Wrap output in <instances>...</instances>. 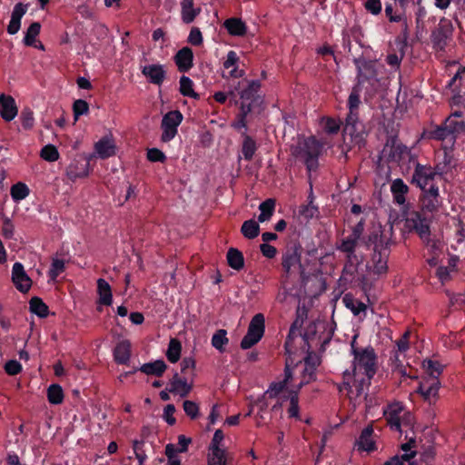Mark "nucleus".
<instances>
[{
  "mask_svg": "<svg viewBox=\"0 0 465 465\" xmlns=\"http://www.w3.org/2000/svg\"><path fill=\"white\" fill-rule=\"evenodd\" d=\"M261 83L259 80H242L234 86V91L237 90L240 95V112L237 119L234 121V129L241 130L247 127V116L255 108L261 106L263 103V98L259 94Z\"/></svg>",
  "mask_w": 465,
  "mask_h": 465,
  "instance_id": "f257e3e1",
  "label": "nucleus"
},
{
  "mask_svg": "<svg viewBox=\"0 0 465 465\" xmlns=\"http://www.w3.org/2000/svg\"><path fill=\"white\" fill-rule=\"evenodd\" d=\"M430 219L425 217L421 212L411 210L404 214V229L409 232H416L429 248L430 253L437 255L440 242L430 238Z\"/></svg>",
  "mask_w": 465,
  "mask_h": 465,
  "instance_id": "f03ea898",
  "label": "nucleus"
},
{
  "mask_svg": "<svg viewBox=\"0 0 465 465\" xmlns=\"http://www.w3.org/2000/svg\"><path fill=\"white\" fill-rule=\"evenodd\" d=\"M356 336L351 342V353L353 360V376H359L361 373L368 379H372L376 373V354L373 348L367 347L365 349H358L355 346Z\"/></svg>",
  "mask_w": 465,
  "mask_h": 465,
  "instance_id": "7ed1b4c3",
  "label": "nucleus"
},
{
  "mask_svg": "<svg viewBox=\"0 0 465 465\" xmlns=\"http://www.w3.org/2000/svg\"><path fill=\"white\" fill-rule=\"evenodd\" d=\"M303 248L299 241H290L282 252V267L288 277L295 272L300 275H306L305 268L302 263Z\"/></svg>",
  "mask_w": 465,
  "mask_h": 465,
  "instance_id": "20e7f679",
  "label": "nucleus"
},
{
  "mask_svg": "<svg viewBox=\"0 0 465 465\" xmlns=\"http://www.w3.org/2000/svg\"><path fill=\"white\" fill-rule=\"evenodd\" d=\"M322 151V144L313 136L304 139L297 150V156L302 158L309 172L318 167V158Z\"/></svg>",
  "mask_w": 465,
  "mask_h": 465,
  "instance_id": "39448f33",
  "label": "nucleus"
},
{
  "mask_svg": "<svg viewBox=\"0 0 465 465\" xmlns=\"http://www.w3.org/2000/svg\"><path fill=\"white\" fill-rule=\"evenodd\" d=\"M343 132L344 135L350 136L354 147L360 150L365 146L368 133L364 124L359 120V115H347Z\"/></svg>",
  "mask_w": 465,
  "mask_h": 465,
  "instance_id": "423d86ee",
  "label": "nucleus"
},
{
  "mask_svg": "<svg viewBox=\"0 0 465 465\" xmlns=\"http://www.w3.org/2000/svg\"><path fill=\"white\" fill-rule=\"evenodd\" d=\"M420 203L421 212L425 217L427 213H434L439 212L442 205V198L440 195L439 186L435 183H431L429 188L421 190L420 195Z\"/></svg>",
  "mask_w": 465,
  "mask_h": 465,
  "instance_id": "0eeeda50",
  "label": "nucleus"
},
{
  "mask_svg": "<svg viewBox=\"0 0 465 465\" xmlns=\"http://www.w3.org/2000/svg\"><path fill=\"white\" fill-rule=\"evenodd\" d=\"M264 322L265 319L262 313H257L252 317L247 333L241 341L242 349H250L260 341L264 333Z\"/></svg>",
  "mask_w": 465,
  "mask_h": 465,
  "instance_id": "6e6552de",
  "label": "nucleus"
},
{
  "mask_svg": "<svg viewBox=\"0 0 465 465\" xmlns=\"http://www.w3.org/2000/svg\"><path fill=\"white\" fill-rule=\"evenodd\" d=\"M382 153L388 163H395L399 165L405 164V156L408 154V147L400 143L395 137L387 140Z\"/></svg>",
  "mask_w": 465,
  "mask_h": 465,
  "instance_id": "1a4fd4ad",
  "label": "nucleus"
},
{
  "mask_svg": "<svg viewBox=\"0 0 465 465\" xmlns=\"http://www.w3.org/2000/svg\"><path fill=\"white\" fill-rule=\"evenodd\" d=\"M183 114L180 111L168 112L162 120L161 128L163 134L161 140L164 143L171 141L177 134V127L183 121Z\"/></svg>",
  "mask_w": 465,
  "mask_h": 465,
  "instance_id": "9d476101",
  "label": "nucleus"
},
{
  "mask_svg": "<svg viewBox=\"0 0 465 465\" xmlns=\"http://www.w3.org/2000/svg\"><path fill=\"white\" fill-rule=\"evenodd\" d=\"M440 386L439 379L435 376L425 375L420 381L416 392L420 394L430 404H433L438 399Z\"/></svg>",
  "mask_w": 465,
  "mask_h": 465,
  "instance_id": "9b49d317",
  "label": "nucleus"
},
{
  "mask_svg": "<svg viewBox=\"0 0 465 465\" xmlns=\"http://www.w3.org/2000/svg\"><path fill=\"white\" fill-rule=\"evenodd\" d=\"M453 27L451 23L442 18L437 28L431 33V43L434 49L443 51L447 46L448 39L452 35Z\"/></svg>",
  "mask_w": 465,
  "mask_h": 465,
  "instance_id": "f8f14e48",
  "label": "nucleus"
},
{
  "mask_svg": "<svg viewBox=\"0 0 465 465\" xmlns=\"http://www.w3.org/2000/svg\"><path fill=\"white\" fill-rule=\"evenodd\" d=\"M354 64L357 68V83L355 84L362 87L363 84L368 82L372 84L373 82H378V71L376 64L373 61L355 60Z\"/></svg>",
  "mask_w": 465,
  "mask_h": 465,
  "instance_id": "ddd939ff",
  "label": "nucleus"
},
{
  "mask_svg": "<svg viewBox=\"0 0 465 465\" xmlns=\"http://www.w3.org/2000/svg\"><path fill=\"white\" fill-rule=\"evenodd\" d=\"M436 175L434 169L430 164L416 163L411 183L420 190L427 189V186L434 181Z\"/></svg>",
  "mask_w": 465,
  "mask_h": 465,
  "instance_id": "4468645a",
  "label": "nucleus"
},
{
  "mask_svg": "<svg viewBox=\"0 0 465 465\" xmlns=\"http://www.w3.org/2000/svg\"><path fill=\"white\" fill-rule=\"evenodd\" d=\"M390 252L391 249H389L388 243H384L381 241L380 244L376 245L371 258L373 262V272L375 274L381 275L387 272V262Z\"/></svg>",
  "mask_w": 465,
  "mask_h": 465,
  "instance_id": "2eb2a0df",
  "label": "nucleus"
},
{
  "mask_svg": "<svg viewBox=\"0 0 465 465\" xmlns=\"http://www.w3.org/2000/svg\"><path fill=\"white\" fill-rule=\"evenodd\" d=\"M170 388L168 391L179 395L181 398H185L189 395L193 389V379L189 376H181L175 372L169 382Z\"/></svg>",
  "mask_w": 465,
  "mask_h": 465,
  "instance_id": "dca6fc26",
  "label": "nucleus"
},
{
  "mask_svg": "<svg viewBox=\"0 0 465 465\" xmlns=\"http://www.w3.org/2000/svg\"><path fill=\"white\" fill-rule=\"evenodd\" d=\"M241 133V144L238 161L240 162L242 158L250 162L253 159V156L258 149V144L256 140L247 134V130L244 128L238 130Z\"/></svg>",
  "mask_w": 465,
  "mask_h": 465,
  "instance_id": "f3484780",
  "label": "nucleus"
},
{
  "mask_svg": "<svg viewBox=\"0 0 465 465\" xmlns=\"http://www.w3.org/2000/svg\"><path fill=\"white\" fill-rule=\"evenodd\" d=\"M12 282L15 288L23 293H26L31 289L32 280L26 274L23 264L20 262H15L13 265Z\"/></svg>",
  "mask_w": 465,
  "mask_h": 465,
  "instance_id": "a211bd4d",
  "label": "nucleus"
},
{
  "mask_svg": "<svg viewBox=\"0 0 465 465\" xmlns=\"http://www.w3.org/2000/svg\"><path fill=\"white\" fill-rule=\"evenodd\" d=\"M89 161L84 156H79L72 161L66 169L67 177L74 181L77 178L85 177L89 173Z\"/></svg>",
  "mask_w": 465,
  "mask_h": 465,
  "instance_id": "6ab92c4d",
  "label": "nucleus"
},
{
  "mask_svg": "<svg viewBox=\"0 0 465 465\" xmlns=\"http://www.w3.org/2000/svg\"><path fill=\"white\" fill-rule=\"evenodd\" d=\"M355 448L358 451L372 452L376 450L374 430L371 425L365 427L356 440Z\"/></svg>",
  "mask_w": 465,
  "mask_h": 465,
  "instance_id": "aec40b11",
  "label": "nucleus"
},
{
  "mask_svg": "<svg viewBox=\"0 0 465 465\" xmlns=\"http://www.w3.org/2000/svg\"><path fill=\"white\" fill-rule=\"evenodd\" d=\"M173 60L178 71L186 73L193 65V53L190 47H183L175 54Z\"/></svg>",
  "mask_w": 465,
  "mask_h": 465,
  "instance_id": "412c9836",
  "label": "nucleus"
},
{
  "mask_svg": "<svg viewBox=\"0 0 465 465\" xmlns=\"http://www.w3.org/2000/svg\"><path fill=\"white\" fill-rule=\"evenodd\" d=\"M18 113L15 99L11 95L2 94L0 95V115L6 121H12Z\"/></svg>",
  "mask_w": 465,
  "mask_h": 465,
  "instance_id": "4be33fe9",
  "label": "nucleus"
},
{
  "mask_svg": "<svg viewBox=\"0 0 465 465\" xmlns=\"http://www.w3.org/2000/svg\"><path fill=\"white\" fill-rule=\"evenodd\" d=\"M142 74L149 83L156 85H161L166 77V72L162 64L145 65L142 68Z\"/></svg>",
  "mask_w": 465,
  "mask_h": 465,
  "instance_id": "5701e85b",
  "label": "nucleus"
},
{
  "mask_svg": "<svg viewBox=\"0 0 465 465\" xmlns=\"http://www.w3.org/2000/svg\"><path fill=\"white\" fill-rule=\"evenodd\" d=\"M94 149L100 158L105 159L115 154V143L112 135L101 138L95 144Z\"/></svg>",
  "mask_w": 465,
  "mask_h": 465,
  "instance_id": "b1692460",
  "label": "nucleus"
},
{
  "mask_svg": "<svg viewBox=\"0 0 465 465\" xmlns=\"http://www.w3.org/2000/svg\"><path fill=\"white\" fill-rule=\"evenodd\" d=\"M455 168V164L453 163V157L448 153H443L442 161L437 163L432 169H434V173L436 177L447 181V175L452 172Z\"/></svg>",
  "mask_w": 465,
  "mask_h": 465,
  "instance_id": "393cba45",
  "label": "nucleus"
},
{
  "mask_svg": "<svg viewBox=\"0 0 465 465\" xmlns=\"http://www.w3.org/2000/svg\"><path fill=\"white\" fill-rule=\"evenodd\" d=\"M27 5L23 3H17L12 12L11 20L7 25V32L10 35L16 34L21 26V18L25 14Z\"/></svg>",
  "mask_w": 465,
  "mask_h": 465,
  "instance_id": "a878e982",
  "label": "nucleus"
},
{
  "mask_svg": "<svg viewBox=\"0 0 465 465\" xmlns=\"http://www.w3.org/2000/svg\"><path fill=\"white\" fill-rule=\"evenodd\" d=\"M391 192L394 202L399 205H402L406 202V194L409 193V186L402 179L397 178L393 180L391 184Z\"/></svg>",
  "mask_w": 465,
  "mask_h": 465,
  "instance_id": "bb28decb",
  "label": "nucleus"
},
{
  "mask_svg": "<svg viewBox=\"0 0 465 465\" xmlns=\"http://www.w3.org/2000/svg\"><path fill=\"white\" fill-rule=\"evenodd\" d=\"M131 357V342L124 340L118 342L114 350V358L118 364H127Z\"/></svg>",
  "mask_w": 465,
  "mask_h": 465,
  "instance_id": "cd10ccee",
  "label": "nucleus"
},
{
  "mask_svg": "<svg viewBox=\"0 0 465 465\" xmlns=\"http://www.w3.org/2000/svg\"><path fill=\"white\" fill-rule=\"evenodd\" d=\"M427 137L437 141H448L450 144H453L455 142V137L451 135V131L448 129L445 122L441 125L428 131Z\"/></svg>",
  "mask_w": 465,
  "mask_h": 465,
  "instance_id": "c85d7f7f",
  "label": "nucleus"
},
{
  "mask_svg": "<svg viewBox=\"0 0 465 465\" xmlns=\"http://www.w3.org/2000/svg\"><path fill=\"white\" fill-rule=\"evenodd\" d=\"M342 301L346 308L351 310L353 315L360 316L363 313V316H366L367 305L363 302L354 298L352 294L346 293Z\"/></svg>",
  "mask_w": 465,
  "mask_h": 465,
  "instance_id": "c756f323",
  "label": "nucleus"
},
{
  "mask_svg": "<svg viewBox=\"0 0 465 465\" xmlns=\"http://www.w3.org/2000/svg\"><path fill=\"white\" fill-rule=\"evenodd\" d=\"M200 12V8H194L193 0H183L181 2V15L184 24L193 23Z\"/></svg>",
  "mask_w": 465,
  "mask_h": 465,
  "instance_id": "7c9ffc66",
  "label": "nucleus"
},
{
  "mask_svg": "<svg viewBox=\"0 0 465 465\" xmlns=\"http://www.w3.org/2000/svg\"><path fill=\"white\" fill-rule=\"evenodd\" d=\"M167 369L166 363L163 360H157L153 362L143 364L139 371L146 375L162 377Z\"/></svg>",
  "mask_w": 465,
  "mask_h": 465,
  "instance_id": "2f4dec72",
  "label": "nucleus"
},
{
  "mask_svg": "<svg viewBox=\"0 0 465 465\" xmlns=\"http://www.w3.org/2000/svg\"><path fill=\"white\" fill-rule=\"evenodd\" d=\"M97 292L99 294V303L109 306L112 304L113 296L110 284L104 279H98Z\"/></svg>",
  "mask_w": 465,
  "mask_h": 465,
  "instance_id": "473e14b6",
  "label": "nucleus"
},
{
  "mask_svg": "<svg viewBox=\"0 0 465 465\" xmlns=\"http://www.w3.org/2000/svg\"><path fill=\"white\" fill-rule=\"evenodd\" d=\"M309 203L307 204H302L299 207V216L302 217L305 222L318 217L320 211L317 205L313 203V195L311 193L308 197Z\"/></svg>",
  "mask_w": 465,
  "mask_h": 465,
  "instance_id": "72a5a7b5",
  "label": "nucleus"
},
{
  "mask_svg": "<svg viewBox=\"0 0 465 465\" xmlns=\"http://www.w3.org/2000/svg\"><path fill=\"white\" fill-rule=\"evenodd\" d=\"M276 201L272 198L266 199L259 205L260 214L258 222L264 223L269 221L274 213Z\"/></svg>",
  "mask_w": 465,
  "mask_h": 465,
  "instance_id": "f704fd0d",
  "label": "nucleus"
},
{
  "mask_svg": "<svg viewBox=\"0 0 465 465\" xmlns=\"http://www.w3.org/2000/svg\"><path fill=\"white\" fill-rule=\"evenodd\" d=\"M361 91H362V87H361L360 85L354 84V86L352 87L351 92L348 98V103H347V105L349 108V113L347 115H353V114L359 115L358 109H359V106L361 104L360 96H361Z\"/></svg>",
  "mask_w": 465,
  "mask_h": 465,
  "instance_id": "c9c22d12",
  "label": "nucleus"
},
{
  "mask_svg": "<svg viewBox=\"0 0 465 465\" xmlns=\"http://www.w3.org/2000/svg\"><path fill=\"white\" fill-rule=\"evenodd\" d=\"M193 83L188 76L183 75L180 78L179 91L181 94L198 100L200 99V94L193 90Z\"/></svg>",
  "mask_w": 465,
  "mask_h": 465,
  "instance_id": "e433bc0d",
  "label": "nucleus"
},
{
  "mask_svg": "<svg viewBox=\"0 0 465 465\" xmlns=\"http://www.w3.org/2000/svg\"><path fill=\"white\" fill-rule=\"evenodd\" d=\"M252 219L247 220L243 223L241 228L242 235L247 239H254L260 233V225Z\"/></svg>",
  "mask_w": 465,
  "mask_h": 465,
  "instance_id": "4c0bfd02",
  "label": "nucleus"
},
{
  "mask_svg": "<svg viewBox=\"0 0 465 465\" xmlns=\"http://www.w3.org/2000/svg\"><path fill=\"white\" fill-rule=\"evenodd\" d=\"M29 307L31 312L36 314L41 318H45L48 315V306L39 297H33L29 302Z\"/></svg>",
  "mask_w": 465,
  "mask_h": 465,
  "instance_id": "58836bf2",
  "label": "nucleus"
},
{
  "mask_svg": "<svg viewBox=\"0 0 465 465\" xmlns=\"http://www.w3.org/2000/svg\"><path fill=\"white\" fill-rule=\"evenodd\" d=\"M224 450L217 447H209L208 465H225Z\"/></svg>",
  "mask_w": 465,
  "mask_h": 465,
  "instance_id": "ea45409f",
  "label": "nucleus"
},
{
  "mask_svg": "<svg viewBox=\"0 0 465 465\" xmlns=\"http://www.w3.org/2000/svg\"><path fill=\"white\" fill-rule=\"evenodd\" d=\"M182 344L177 339H171L166 351V357L172 363H175L181 357Z\"/></svg>",
  "mask_w": 465,
  "mask_h": 465,
  "instance_id": "a19ab883",
  "label": "nucleus"
},
{
  "mask_svg": "<svg viewBox=\"0 0 465 465\" xmlns=\"http://www.w3.org/2000/svg\"><path fill=\"white\" fill-rule=\"evenodd\" d=\"M401 409L400 407H397L392 408L388 413H385L387 423L392 430L401 431Z\"/></svg>",
  "mask_w": 465,
  "mask_h": 465,
  "instance_id": "79ce46f5",
  "label": "nucleus"
},
{
  "mask_svg": "<svg viewBox=\"0 0 465 465\" xmlns=\"http://www.w3.org/2000/svg\"><path fill=\"white\" fill-rule=\"evenodd\" d=\"M358 241L353 239L351 236L344 238L341 240L340 245L337 249L346 254V258H351L354 256L355 249L357 246Z\"/></svg>",
  "mask_w": 465,
  "mask_h": 465,
  "instance_id": "37998d69",
  "label": "nucleus"
},
{
  "mask_svg": "<svg viewBox=\"0 0 465 465\" xmlns=\"http://www.w3.org/2000/svg\"><path fill=\"white\" fill-rule=\"evenodd\" d=\"M47 399L52 404H60L64 401V391L59 384H52L47 389Z\"/></svg>",
  "mask_w": 465,
  "mask_h": 465,
  "instance_id": "c03bdc74",
  "label": "nucleus"
},
{
  "mask_svg": "<svg viewBox=\"0 0 465 465\" xmlns=\"http://www.w3.org/2000/svg\"><path fill=\"white\" fill-rule=\"evenodd\" d=\"M353 378L354 381L352 386L355 390V398H359L363 394H367L365 391L368 390L371 379H368V377L364 376L360 377V375L356 377L353 376Z\"/></svg>",
  "mask_w": 465,
  "mask_h": 465,
  "instance_id": "a18cd8bd",
  "label": "nucleus"
},
{
  "mask_svg": "<svg viewBox=\"0 0 465 465\" xmlns=\"http://www.w3.org/2000/svg\"><path fill=\"white\" fill-rule=\"evenodd\" d=\"M41 30V25L38 22H34L28 27L25 36L24 38V43L27 46H33L35 43V38L39 35Z\"/></svg>",
  "mask_w": 465,
  "mask_h": 465,
  "instance_id": "49530a36",
  "label": "nucleus"
},
{
  "mask_svg": "<svg viewBox=\"0 0 465 465\" xmlns=\"http://www.w3.org/2000/svg\"><path fill=\"white\" fill-rule=\"evenodd\" d=\"M316 369L314 367L304 365L303 371L302 372V380L296 390L300 391L304 385L316 381Z\"/></svg>",
  "mask_w": 465,
  "mask_h": 465,
  "instance_id": "de8ad7c7",
  "label": "nucleus"
},
{
  "mask_svg": "<svg viewBox=\"0 0 465 465\" xmlns=\"http://www.w3.org/2000/svg\"><path fill=\"white\" fill-rule=\"evenodd\" d=\"M299 390H292L290 391V406L288 408V414L290 418L299 419Z\"/></svg>",
  "mask_w": 465,
  "mask_h": 465,
  "instance_id": "09e8293b",
  "label": "nucleus"
},
{
  "mask_svg": "<svg viewBox=\"0 0 465 465\" xmlns=\"http://www.w3.org/2000/svg\"><path fill=\"white\" fill-rule=\"evenodd\" d=\"M29 194L28 187L23 183H17L11 187V196L15 201L25 199Z\"/></svg>",
  "mask_w": 465,
  "mask_h": 465,
  "instance_id": "8fccbe9b",
  "label": "nucleus"
},
{
  "mask_svg": "<svg viewBox=\"0 0 465 465\" xmlns=\"http://www.w3.org/2000/svg\"><path fill=\"white\" fill-rule=\"evenodd\" d=\"M20 121L25 130L32 129L35 124L33 111L28 107L24 108L20 114Z\"/></svg>",
  "mask_w": 465,
  "mask_h": 465,
  "instance_id": "3c124183",
  "label": "nucleus"
},
{
  "mask_svg": "<svg viewBox=\"0 0 465 465\" xmlns=\"http://www.w3.org/2000/svg\"><path fill=\"white\" fill-rule=\"evenodd\" d=\"M40 156L47 162H54L59 158V153L53 144L44 146L40 152Z\"/></svg>",
  "mask_w": 465,
  "mask_h": 465,
  "instance_id": "603ef678",
  "label": "nucleus"
},
{
  "mask_svg": "<svg viewBox=\"0 0 465 465\" xmlns=\"http://www.w3.org/2000/svg\"><path fill=\"white\" fill-rule=\"evenodd\" d=\"M73 112H74V121H77L81 115L88 114V112H89L88 103L83 99L75 100L73 104Z\"/></svg>",
  "mask_w": 465,
  "mask_h": 465,
  "instance_id": "864d4df0",
  "label": "nucleus"
},
{
  "mask_svg": "<svg viewBox=\"0 0 465 465\" xmlns=\"http://www.w3.org/2000/svg\"><path fill=\"white\" fill-rule=\"evenodd\" d=\"M281 410V405L278 403H275L272 408L271 411H265L264 412L257 413L256 414V422L258 426H262L267 424L272 420V412H277Z\"/></svg>",
  "mask_w": 465,
  "mask_h": 465,
  "instance_id": "5fc2aeb1",
  "label": "nucleus"
},
{
  "mask_svg": "<svg viewBox=\"0 0 465 465\" xmlns=\"http://www.w3.org/2000/svg\"><path fill=\"white\" fill-rule=\"evenodd\" d=\"M381 241L384 243H388L389 249H391V245L392 244V242L390 239H388L386 236L382 235L381 233H379L378 232H373L369 235L368 241L366 242V245L368 247H371V245H373V250H374L376 245L380 244Z\"/></svg>",
  "mask_w": 465,
  "mask_h": 465,
  "instance_id": "6e6d98bb",
  "label": "nucleus"
},
{
  "mask_svg": "<svg viewBox=\"0 0 465 465\" xmlns=\"http://www.w3.org/2000/svg\"><path fill=\"white\" fill-rule=\"evenodd\" d=\"M229 341L228 338L226 337V331L225 330H219L217 331L212 339V344L214 348L219 350L220 351H223V345L227 344Z\"/></svg>",
  "mask_w": 465,
  "mask_h": 465,
  "instance_id": "4d7b16f0",
  "label": "nucleus"
},
{
  "mask_svg": "<svg viewBox=\"0 0 465 465\" xmlns=\"http://www.w3.org/2000/svg\"><path fill=\"white\" fill-rule=\"evenodd\" d=\"M423 365L426 369L427 376H435L437 379H439V376L442 371V366L440 364V362L429 360L424 361Z\"/></svg>",
  "mask_w": 465,
  "mask_h": 465,
  "instance_id": "13d9d810",
  "label": "nucleus"
},
{
  "mask_svg": "<svg viewBox=\"0 0 465 465\" xmlns=\"http://www.w3.org/2000/svg\"><path fill=\"white\" fill-rule=\"evenodd\" d=\"M144 441L143 440H133V450L135 455V458L138 460L139 465H144V461L147 459L145 451L143 449Z\"/></svg>",
  "mask_w": 465,
  "mask_h": 465,
  "instance_id": "bf43d9fd",
  "label": "nucleus"
},
{
  "mask_svg": "<svg viewBox=\"0 0 465 465\" xmlns=\"http://www.w3.org/2000/svg\"><path fill=\"white\" fill-rule=\"evenodd\" d=\"M65 265L64 260L53 258L49 276L52 280H55L57 276L64 272Z\"/></svg>",
  "mask_w": 465,
  "mask_h": 465,
  "instance_id": "052dcab7",
  "label": "nucleus"
},
{
  "mask_svg": "<svg viewBox=\"0 0 465 465\" xmlns=\"http://www.w3.org/2000/svg\"><path fill=\"white\" fill-rule=\"evenodd\" d=\"M445 124L448 129L451 131V135H454L455 138L457 134L465 130V124L463 121H458L450 117L445 121Z\"/></svg>",
  "mask_w": 465,
  "mask_h": 465,
  "instance_id": "680f3d73",
  "label": "nucleus"
},
{
  "mask_svg": "<svg viewBox=\"0 0 465 465\" xmlns=\"http://www.w3.org/2000/svg\"><path fill=\"white\" fill-rule=\"evenodd\" d=\"M195 367V361L193 358H184L181 362V372L189 377L193 376V370Z\"/></svg>",
  "mask_w": 465,
  "mask_h": 465,
  "instance_id": "e2e57ef3",
  "label": "nucleus"
},
{
  "mask_svg": "<svg viewBox=\"0 0 465 465\" xmlns=\"http://www.w3.org/2000/svg\"><path fill=\"white\" fill-rule=\"evenodd\" d=\"M183 407L186 415L189 416L192 420H194L198 417L199 407L194 401H184Z\"/></svg>",
  "mask_w": 465,
  "mask_h": 465,
  "instance_id": "0e129e2a",
  "label": "nucleus"
},
{
  "mask_svg": "<svg viewBox=\"0 0 465 465\" xmlns=\"http://www.w3.org/2000/svg\"><path fill=\"white\" fill-rule=\"evenodd\" d=\"M360 263V260L356 253L354 252V256H352L351 259L346 258V262L344 264L343 272L353 274L357 271V265Z\"/></svg>",
  "mask_w": 465,
  "mask_h": 465,
  "instance_id": "69168bd1",
  "label": "nucleus"
},
{
  "mask_svg": "<svg viewBox=\"0 0 465 465\" xmlns=\"http://www.w3.org/2000/svg\"><path fill=\"white\" fill-rule=\"evenodd\" d=\"M188 42L195 46H199L203 44V36L198 27H193L188 36Z\"/></svg>",
  "mask_w": 465,
  "mask_h": 465,
  "instance_id": "338daca9",
  "label": "nucleus"
},
{
  "mask_svg": "<svg viewBox=\"0 0 465 465\" xmlns=\"http://www.w3.org/2000/svg\"><path fill=\"white\" fill-rule=\"evenodd\" d=\"M5 371L8 375H16L22 371L21 364L15 360H10L5 364Z\"/></svg>",
  "mask_w": 465,
  "mask_h": 465,
  "instance_id": "774afa93",
  "label": "nucleus"
}]
</instances>
